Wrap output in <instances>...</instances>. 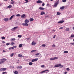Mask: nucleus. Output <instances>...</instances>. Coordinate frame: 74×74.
<instances>
[{"label": "nucleus", "instance_id": "obj_47", "mask_svg": "<svg viewBox=\"0 0 74 74\" xmlns=\"http://www.w3.org/2000/svg\"><path fill=\"white\" fill-rule=\"evenodd\" d=\"M42 6H44V5H45V3H42Z\"/></svg>", "mask_w": 74, "mask_h": 74}, {"label": "nucleus", "instance_id": "obj_59", "mask_svg": "<svg viewBox=\"0 0 74 74\" xmlns=\"http://www.w3.org/2000/svg\"><path fill=\"white\" fill-rule=\"evenodd\" d=\"M71 38L72 37H71V36L69 37V38L70 39V40H71Z\"/></svg>", "mask_w": 74, "mask_h": 74}, {"label": "nucleus", "instance_id": "obj_42", "mask_svg": "<svg viewBox=\"0 0 74 74\" xmlns=\"http://www.w3.org/2000/svg\"><path fill=\"white\" fill-rule=\"evenodd\" d=\"M14 3V1H12L11 2V4H13Z\"/></svg>", "mask_w": 74, "mask_h": 74}, {"label": "nucleus", "instance_id": "obj_38", "mask_svg": "<svg viewBox=\"0 0 74 74\" xmlns=\"http://www.w3.org/2000/svg\"><path fill=\"white\" fill-rule=\"evenodd\" d=\"M68 52L67 51H64V53H68Z\"/></svg>", "mask_w": 74, "mask_h": 74}, {"label": "nucleus", "instance_id": "obj_2", "mask_svg": "<svg viewBox=\"0 0 74 74\" xmlns=\"http://www.w3.org/2000/svg\"><path fill=\"white\" fill-rule=\"evenodd\" d=\"M61 68H62V67H63V65H62L61 64H56L54 66L55 67H60Z\"/></svg>", "mask_w": 74, "mask_h": 74}, {"label": "nucleus", "instance_id": "obj_11", "mask_svg": "<svg viewBox=\"0 0 74 74\" xmlns=\"http://www.w3.org/2000/svg\"><path fill=\"white\" fill-rule=\"evenodd\" d=\"M64 22V21L62 20V21H58V23H63V22Z\"/></svg>", "mask_w": 74, "mask_h": 74}, {"label": "nucleus", "instance_id": "obj_32", "mask_svg": "<svg viewBox=\"0 0 74 74\" xmlns=\"http://www.w3.org/2000/svg\"><path fill=\"white\" fill-rule=\"evenodd\" d=\"M41 67L42 68H44V67H45V66L44 65H42L41 66Z\"/></svg>", "mask_w": 74, "mask_h": 74}, {"label": "nucleus", "instance_id": "obj_25", "mask_svg": "<svg viewBox=\"0 0 74 74\" xmlns=\"http://www.w3.org/2000/svg\"><path fill=\"white\" fill-rule=\"evenodd\" d=\"M18 57H22V55H21V54H20L18 55Z\"/></svg>", "mask_w": 74, "mask_h": 74}, {"label": "nucleus", "instance_id": "obj_53", "mask_svg": "<svg viewBox=\"0 0 74 74\" xmlns=\"http://www.w3.org/2000/svg\"><path fill=\"white\" fill-rule=\"evenodd\" d=\"M52 32L53 33H54V32H55V31L54 30H53L52 31Z\"/></svg>", "mask_w": 74, "mask_h": 74}, {"label": "nucleus", "instance_id": "obj_15", "mask_svg": "<svg viewBox=\"0 0 74 74\" xmlns=\"http://www.w3.org/2000/svg\"><path fill=\"white\" fill-rule=\"evenodd\" d=\"M36 43L34 41H33L32 43V45H36Z\"/></svg>", "mask_w": 74, "mask_h": 74}, {"label": "nucleus", "instance_id": "obj_5", "mask_svg": "<svg viewBox=\"0 0 74 74\" xmlns=\"http://www.w3.org/2000/svg\"><path fill=\"white\" fill-rule=\"evenodd\" d=\"M18 27H19L18 26L14 27L13 28L11 29V30H12V31H14L15 30H16V29H18Z\"/></svg>", "mask_w": 74, "mask_h": 74}, {"label": "nucleus", "instance_id": "obj_20", "mask_svg": "<svg viewBox=\"0 0 74 74\" xmlns=\"http://www.w3.org/2000/svg\"><path fill=\"white\" fill-rule=\"evenodd\" d=\"M23 45H22V44H20L19 45H18V47L19 48H21L22 47Z\"/></svg>", "mask_w": 74, "mask_h": 74}, {"label": "nucleus", "instance_id": "obj_58", "mask_svg": "<svg viewBox=\"0 0 74 74\" xmlns=\"http://www.w3.org/2000/svg\"><path fill=\"white\" fill-rule=\"evenodd\" d=\"M11 48L12 49H14V47L13 46L12 47H11Z\"/></svg>", "mask_w": 74, "mask_h": 74}, {"label": "nucleus", "instance_id": "obj_36", "mask_svg": "<svg viewBox=\"0 0 74 74\" xmlns=\"http://www.w3.org/2000/svg\"><path fill=\"white\" fill-rule=\"evenodd\" d=\"M16 16H21V15L18 14H16Z\"/></svg>", "mask_w": 74, "mask_h": 74}, {"label": "nucleus", "instance_id": "obj_44", "mask_svg": "<svg viewBox=\"0 0 74 74\" xmlns=\"http://www.w3.org/2000/svg\"><path fill=\"white\" fill-rule=\"evenodd\" d=\"M39 9L40 10H42V7L39 8Z\"/></svg>", "mask_w": 74, "mask_h": 74}, {"label": "nucleus", "instance_id": "obj_12", "mask_svg": "<svg viewBox=\"0 0 74 74\" xmlns=\"http://www.w3.org/2000/svg\"><path fill=\"white\" fill-rule=\"evenodd\" d=\"M29 20L27 19L25 20V22L26 23H29Z\"/></svg>", "mask_w": 74, "mask_h": 74}, {"label": "nucleus", "instance_id": "obj_26", "mask_svg": "<svg viewBox=\"0 0 74 74\" xmlns=\"http://www.w3.org/2000/svg\"><path fill=\"white\" fill-rule=\"evenodd\" d=\"M29 66H32V64H33V63H32V62H30L29 63Z\"/></svg>", "mask_w": 74, "mask_h": 74}, {"label": "nucleus", "instance_id": "obj_28", "mask_svg": "<svg viewBox=\"0 0 74 74\" xmlns=\"http://www.w3.org/2000/svg\"><path fill=\"white\" fill-rule=\"evenodd\" d=\"M45 46H46V45L45 44H43L42 45V47H45Z\"/></svg>", "mask_w": 74, "mask_h": 74}, {"label": "nucleus", "instance_id": "obj_56", "mask_svg": "<svg viewBox=\"0 0 74 74\" xmlns=\"http://www.w3.org/2000/svg\"><path fill=\"white\" fill-rule=\"evenodd\" d=\"M29 39H30V38H26V39H27V40H29Z\"/></svg>", "mask_w": 74, "mask_h": 74}, {"label": "nucleus", "instance_id": "obj_35", "mask_svg": "<svg viewBox=\"0 0 74 74\" xmlns=\"http://www.w3.org/2000/svg\"><path fill=\"white\" fill-rule=\"evenodd\" d=\"M11 44L12 46V45H13V44H15V43L13 42H12L11 43Z\"/></svg>", "mask_w": 74, "mask_h": 74}, {"label": "nucleus", "instance_id": "obj_27", "mask_svg": "<svg viewBox=\"0 0 74 74\" xmlns=\"http://www.w3.org/2000/svg\"><path fill=\"white\" fill-rule=\"evenodd\" d=\"M14 74H18V72L16 71L14 72Z\"/></svg>", "mask_w": 74, "mask_h": 74}, {"label": "nucleus", "instance_id": "obj_10", "mask_svg": "<svg viewBox=\"0 0 74 74\" xmlns=\"http://www.w3.org/2000/svg\"><path fill=\"white\" fill-rule=\"evenodd\" d=\"M49 71V70L48 69H47V70H45V71H42L40 72V73L41 74H42L43 73H44V72H45V71Z\"/></svg>", "mask_w": 74, "mask_h": 74}, {"label": "nucleus", "instance_id": "obj_41", "mask_svg": "<svg viewBox=\"0 0 74 74\" xmlns=\"http://www.w3.org/2000/svg\"><path fill=\"white\" fill-rule=\"evenodd\" d=\"M36 50H34L31 51V52L32 53L34 52H35Z\"/></svg>", "mask_w": 74, "mask_h": 74}, {"label": "nucleus", "instance_id": "obj_48", "mask_svg": "<svg viewBox=\"0 0 74 74\" xmlns=\"http://www.w3.org/2000/svg\"><path fill=\"white\" fill-rule=\"evenodd\" d=\"M71 45H74V42H71Z\"/></svg>", "mask_w": 74, "mask_h": 74}, {"label": "nucleus", "instance_id": "obj_37", "mask_svg": "<svg viewBox=\"0 0 74 74\" xmlns=\"http://www.w3.org/2000/svg\"><path fill=\"white\" fill-rule=\"evenodd\" d=\"M18 37H19V38H21L22 37V36L21 35H18Z\"/></svg>", "mask_w": 74, "mask_h": 74}, {"label": "nucleus", "instance_id": "obj_45", "mask_svg": "<svg viewBox=\"0 0 74 74\" xmlns=\"http://www.w3.org/2000/svg\"><path fill=\"white\" fill-rule=\"evenodd\" d=\"M25 1H26V2L25 3H28L29 2V1H28V0H25Z\"/></svg>", "mask_w": 74, "mask_h": 74}, {"label": "nucleus", "instance_id": "obj_55", "mask_svg": "<svg viewBox=\"0 0 74 74\" xmlns=\"http://www.w3.org/2000/svg\"><path fill=\"white\" fill-rule=\"evenodd\" d=\"M2 43H3V44H4L5 43V42L4 41H3L2 42Z\"/></svg>", "mask_w": 74, "mask_h": 74}, {"label": "nucleus", "instance_id": "obj_16", "mask_svg": "<svg viewBox=\"0 0 74 74\" xmlns=\"http://www.w3.org/2000/svg\"><path fill=\"white\" fill-rule=\"evenodd\" d=\"M45 14V12H44L42 11L40 13V15H43V14Z\"/></svg>", "mask_w": 74, "mask_h": 74}, {"label": "nucleus", "instance_id": "obj_7", "mask_svg": "<svg viewBox=\"0 0 74 74\" xmlns=\"http://www.w3.org/2000/svg\"><path fill=\"white\" fill-rule=\"evenodd\" d=\"M38 58H35V59H33L32 60V62H34L35 61H37V60H38Z\"/></svg>", "mask_w": 74, "mask_h": 74}, {"label": "nucleus", "instance_id": "obj_21", "mask_svg": "<svg viewBox=\"0 0 74 74\" xmlns=\"http://www.w3.org/2000/svg\"><path fill=\"white\" fill-rule=\"evenodd\" d=\"M60 9L62 10L63 9H64V6H62L60 8Z\"/></svg>", "mask_w": 74, "mask_h": 74}, {"label": "nucleus", "instance_id": "obj_33", "mask_svg": "<svg viewBox=\"0 0 74 74\" xmlns=\"http://www.w3.org/2000/svg\"><path fill=\"white\" fill-rule=\"evenodd\" d=\"M71 36V37H72V38H73V37H74V35L72 34Z\"/></svg>", "mask_w": 74, "mask_h": 74}, {"label": "nucleus", "instance_id": "obj_43", "mask_svg": "<svg viewBox=\"0 0 74 74\" xmlns=\"http://www.w3.org/2000/svg\"><path fill=\"white\" fill-rule=\"evenodd\" d=\"M17 47V46H13V47L14 48H16Z\"/></svg>", "mask_w": 74, "mask_h": 74}, {"label": "nucleus", "instance_id": "obj_30", "mask_svg": "<svg viewBox=\"0 0 74 74\" xmlns=\"http://www.w3.org/2000/svg\"><path fill=\"white\" fill-rule=\"evenodd\" d=\"M11 40L12 41H15V38H12L11 39Z\"/></svg>", "mask_w": 74, "mask_h": 74}, {"label": "nucleus", "instance_id": "obj_57", "mask_svg": "<svg viewBox=\"0 0 74 74\" xmlns=\"http://www.w3.org/2000/svg\"><path fill=\"white\" fill-rule=\"evenodd\" d=\"M2 63H3V62H2V61H1L0 62V64H2Z\"/></svg>", "mask_w": 74, "mask_h": 74}, {"label": "nucleus", "instance_id": "obj_40", "mask_svg": "<svg viewBox=\"0 0 74 74\" xmlns=\"http://www.w3.org/2000/svg\"><path fill=\"white\" fill-rule=\"evenodd\" d=\"M62 2H64V3H65V2L66 1V0H62Z\"/></svg>", "mask_w": 74, "mask_h": 74}, {"label": "nucleus", "instance_id": "obj_6", "mask_svg": "<svg viewBox=\"0 0 74 74\" xmlns=\"http://www.w3.org/2000/svg\"><path fill=\"white\" fill-rule=\"evenodd\" d=\"M58 59V57H56L53 58H51L50 59V60H55V59Z\"/></svg>", "mask_w": 74, "mask_h": 74}, {"label": "nucleus", "instance_id": "obj_14", "mask_svg": "<svg viewBox=\"0 0 74 74\" xmlns=\"http://www.w3.org/2000/svg\"><path fill=\"white\" fill-rule=\"evenodd\" d=\"M9 19L8 18H5L4 19V21H5V22H7L8 21Z\"/></svg>", "mask_w": 74, "mask_h": 74}, {"label": "nucleus", "instance_id": "obj_19", "mask_svg": "<svg viewBox=\"0 0 74 74\" xmlns=\"http://www.w3.org/2000/svg\"><path fill=\"white\" fill-rule=\"evenodd\" d=\"M65 30L66 32H68L69 30H70V29L69 28H66L65 29Z\"/></svg>", "mask_w": 74, "mask_h": 74}, {"label": "nucleus", "instance_id": "obj_49", "mask_svg": "<svg viewBox=\"0 0 74 74\" xmlns=\"http://www.w3.org/2000/svg\"><path fill=\"white\" fill-rule=\"evenodd\" d=\"M47 7H49L50 5L49 4H47Z\"/></svg>", "mask_w": 74, "mask_h": 74}, {"label": "nucleus", "instance_id": "obj_46", "mask_svg": "<svg viewBox=\"0 0 74 74\" xmlns=\"http://www.w3.org/2000/svg\"><path fill=\"white\" fill-rule=\"evenodd\" d=\"M66 70H67V71H69L70 69H69V68H66Z\"/></svg>", "mask_w": 74, "mask_h": 74}, {"label": "nucleus", "instance_id": "obj_60", "mask_svg": "<svg viewBox=\"0 0 74 74\" xmlns=\"http://www.w3.org/2000/svg\"><path fill=\"white\" fill-rule=\"evenodd\" d=\"M45 10V8H42V10Z\"/></svg>", "mask_w": 74, "mask_h": 74}, {"label": "nucleus", "instance_id": "obj_1", "mask_svg": "<svg viewBox=\"0 0 74 74\" xmlns=\"http://www.w3.org/2000/svg\"><path fill=\"white\" fill-rule=\"evenodd\" d=\"M58 4H59V0L55 2V3L53 5L54 7H57V5H58Z\"/></svg>", "mask_w": 74, "mask_h": 74}, {"label": "nucleus", "instance_id": "obj_17", "mask_svg": "<svg viewBox=\"0 0 74 74\" xmlns=\"http://www.w3.org/2000/svg\"><path fill=\"white\" fill-rule=\"evenodd\" d=\"M14 16V15L11 16L10 18H9L10 20H11V19H12V18H13Z\"/></svg>", "mask_w": 74, "mask_h": 74}, {"label": "nucleus", "instance_id": "obj_62", "mask_svg": "<svg viewBox=\"0 0 74 74\" xmlns=\"http://www.w3.org/2000/svg\"><path fill=\"white\" fill-rule=\"evenodd\" d=\"M9 50H11V48L10 47L9 49Z\"/></svg>", "mask_w": 74, "mask_h": 74}, {"label": "nucleus", "instance_id": "obj_31", "mask_svg": "<svg viewBox=\"0 0 74 74\" xmlns=\"http://www.w3.org/2000/svg\"><path fill=\"white\" fill-rule=\"evenodd\" d=\"M2 74H7V72H3L2 73Z\"/></svg>", "mask_w": 74, "mask_h": 74}, {"label": "nucleus", "instance_id": "obj_61", "mask_svg": "<svg viewBox=\"0 0 74 74\" xmlns=\"http://www.w3.org/2000/svg\"><path fill=\"white\" fill-rule=\"evenodd\" d=\"M49 15L47 16H46V18H48V17H49Z\"/></svg>", "mask_w": 74, "mask_h": 74}, {"label": "nucleus", "instance_id": "obj_24", "mask_svg": "<svg viewBox=\"0 0 74 74\" xmlns=\"http://www.w3.org/2000/svg\"><path fill=\"white\" fill-rule=\"evenodd\" d=\"M29 20L30 21H31L32 22L33 21H34V19H33V18H30L29 19Z\"/></svg>", "mask_w": 74, "mask_h": 74}, {"label": "nucleus", "instance_id": "obj_39", "mask_svg": "<svg viewBox=\"0 0 74 74\" xmlns=\"http://www.w3.org/2000/svg\"><path fill=\"white\" fill-rule=\"evenodd\" d=\"M1 38L2 39V40H4V39H5V37H1Z\"/></svg>", "mask_w": 74, "mask_h": 74}, {"label": "nucleus", "instance_id": "obj_3", "mask_svg": "<svg viewBox=\"0 0 74 74\" xmlns=\"http://www.w3.org/2000/svg\"><path fill=\"white\" fill-rule=\"evenodd\" d=\"M6 70L7 68H2L0 69V71H5Z\"/></svg>", "mask_w": 74, "mask_h": 74}, {"label": "nucleus", "instance_id": "obj_22", "mask_svg": "<svg viewBox=\"0 0 74 74\" xmlns=\"http://www.w3.org/2000/svg\"><path fill=\"white\" fill-rule=\"evenodd\" d=\"M12 7V6H11V5H10L8 6V7H7V8H10Z\"/></svg>", "mask_w": 74, "mask_h": 74}, {"label": "nucleus", "instance_id": "obj_13", "mask_svg": "<svg viewBox=\"0 0 74 74\" xmlns=\"http://www.w3.org/2000/svg\"><path fill=\"white\" fill-rule=\"evenodd\" d=\"M36 3H39V4H40V3H42V1H40V0H38L37 1H36Z\"/></svg>", "mask_w": 74, "mask_h": 74}, {"label": "nucleus", "instance_id": "obj_52", "mask_svg": "<svg viewBox=\"0 0 74 74\" xmlns=\"http://www.w3.org/2000/svg\"><path fill=\"white\" fill-rule=\"evenodd\" d=\"M55 44H53L52 45V47H55Z\"/></svg>", "mask_w": 74, "mask_h": 74}, {"label": "nucleus", "instance_id": "obj_34", "mask_svg": "<svg viewBox=\"0 0 74 74\" xmlns=\"http://www.w3.org/2000/svg\"><path fill=\"white\" fill-rule=\"evenodd\" d=\"M10 43H6V45L7 46H8V45H10Z\"/></svg>", "mask_w": 74, "mask_h": 74}, {"label": "nucleus", "instance_id": "obj_23", "mask_svg": "<svg viewBox=\"0 0 74 74\" xmlns=\"http://www.w3.org/2000/svg\"><path fill=\"white\" fill-rule=\"evenodd\" d=\"M14 53H12L10 55V57H12L14 56Z\"/></svg>", "mask_w": 74, "mask_h": 74}, {"label": "nucleus", "instance_id": "obj_64", "mask_svg": "<svg viewBox=\"0 0 74 74\" xmlns=\"http://www.w3.org/2000/svg\"><path fill=\"white\" fill-rule=\"evenodd\" d=\"M3 52H6V51H5L4 50H3Z\"/></svg>", "mask_w": 74, "mask_h": 74}, {"label": "nucleus", "instance_id": "obj_29", "mask_svg": "<svg viewBox=\"0 0 74 74\" xmlns=\"http://www.w3.org/2000/svg\"><path fill=\"white\" fill-rule=\"evenodd\" d=\"M60 13L59 12H57V15H60Z\"/></svg>", "mask_w": 74, "mask_h": 74}, {"label": "nucleus", "instance_id": "obj_9", "mask_svg": "<svg viewBox=\"0 0 74 74\" xmlns=\"http://www.w3.org/2000/svg\"><path fill=\"white\" fill-rule=\"evenodd\" d=\"M21 18H26V15L23 14L21 16Z\"/></svg>", "mask_w": 74, "mask_h": 74}, {"label": "nucleus", "instance_id": "obj_4", "mask_svg": "<svg viewBox=\"0 0 74 74\" xmlns=\"http://www.w3.org/2000/svg\"><path fill=\"white\" fill-rule=\"evenodd\" d=\"M7 59L5 58H3L2 59H1V62H2V63H4L5 62V61H7Z\"/></svg>", "mask_w": 74, "mask_h": 74}, {"label": "nucleus", "instance_id": "obj_51", "mask_svg": "<svg viewBox=\"0 0 74 74\" xmlns=\"http://www.w3.org/2000/svg\"><path fill=\"white\" fill-rule=\"evenodd\" d=\"M56 37V35H54L53 37V38H55Z\"/></svg>", "mask_w": 74, "mask_h": 74}, {"label": "nucleus", "instance_id": "obj_18", "mask_svg": "<svg viewBox=\"0 0 74 74\" xmlns=\"http://www.w3.org/2000/svg\"><path fill=\"white\" fill-rule=\"evenodd\" d=\"M17 69H22V66H18L17 67Z\"/></svg>", "mask_w": 74, "mask_h": 74}, {"label": "nucleus", "instance_id": "obj_50", "mask_svg": "<svg viewBox=\"0 0 74 74\" xmlns=\"http://www.w3.org/2000/svg\"><path fill=\"white\" fill-rule=\"evenodd\" d=\"M35 55L36 56H38L39 55V53H37V54H36Z\"/></svg>", "mask_w": 74, "mask_h": 74}, {"label": "nucleus", "instance_id": "obj_54", "mask_svg": "<svg viewBox=\"0 0 74 74\" xmlns=\"http://www.w3.org/2000/svg\"><path fill=\"white\" fill-rule=\"evenodd\" d=\"M63 28V27H61L59 29H62Z\"/></svg>", "mask_w": 74, "mask_h": 74}, {"label": "nucleus", "instance_id": "obj_8", "mask_svg": "<svg viewBox=\"0 0 74 74\" xmlns=\"http://www.w3.org/2000/svg\"><path fill=\"white\" fill-rule=\"evenodd\" d=\"M22 25H23V26H29V24L27 23H23L22 24Z\"/></svg>", "mask_w": 74, "mask_h": 74}, {"label": "nucleus", "instance_id": "obj_63", "mask_svg": "<svg viewBox=\"0 0 74 74\" xmlns=\"http://www.w3.org/2000/svg\"><path fill=\"white\" fill-rule=\"evenodd\" d=\"M64 74H67V72H64Z\"/></svg>", "mask_w": 74, "mask_h": 74}]
</instances>
